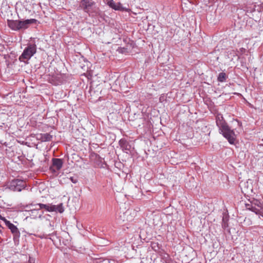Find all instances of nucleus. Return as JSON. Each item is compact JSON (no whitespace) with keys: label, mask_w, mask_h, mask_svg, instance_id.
<instances>
[{"label":"nucleus","mask_w":263,"mask_h":263,"mask_svg":"<svg viewBox=\"0 0 263 263\" xmlns=\"http://www.w3.org/2000/svg\"><path fill=\"white\" fill-rule=\"evenodd\" d=\"M216 123L219 128L220 134L228 140L230 144H233L235 141V133L229 126L224 120L222 115L218 114L216 117Z\"/></svg>","instance_id":"1"},{"label":"nucleus","mask_w":263,"mask_h":263,"mask_svg":"<svg viewBox=\"0 0 263 263\" xmlns=\"http://www.w3.org/2000/svg\"><path fill=\"white\" fill-rule=\"evenodd\" d=\"M78 9L83 10L89 16L96 14L98 8L93 0H80Z\"/></svg>","instance_id":"2"},{"label":"nucleus","mask_w":263,"mask_h":263,"mask_svg":"<svg viewBox=\"0 0 263 263\" xmlns=\"http://www.w3.org/2000/svg\"><path fill=\"white\" fill-rule=\"evenodd\" d=\"M36 45L35 44H29L24 49L23 53L19 57L21 62L28 61L36 53Z\"/></svg>","instance_id":"3"},{"label":"nucleus","mask_w":263,"mask_h":263,"mask_svg":"<svg viewBox=\"0 0 263 263\" xmlns=\"http://www.w3.org/2000/svg\"><path fill=\"white\" fill-rule=\"evenodd\" d=\"M26 187V183L22 180H13L10 183L9 189L15 192H21Z\"/></svg>","instance_id":"4"},{"label":"nucleus","mask_w":263,"mask_h":263,"mask_svg":"<svg viewBox=\"0 0 263 263\" xmlns=\"http://www.w3.org/2000/svg\"><path fill=\"white\" fill-rule=\"evenodd\" d=\"M119 144L122 150L127 154L131 153L132 149H134L133 142L125 138L120 139Z\"/></svg>","instance_id":"5"},{"label":"nucleus","mask_w":263,"mask_h":263,"mask_svg":"<svg viewBox=\"0 0 263 263\" xmlns=\"http://www.w3.org/2000/svg\"><path fill=\"white\" fill-rule=\"evenodd\" d=\"M103 1L109 7L115 10L125 11L126 12H129L130 10L129 9L123 7L120 3H115L114 0H103Z\"/></svg>","instance_id":"6"},{"label":"nucleus","mask_w":263,"mask_h":263,"mask_svg":"<svg viewBox=\"0 0 263 263\" xmlns=\"http://www.w3.org/2000/svg\"><path fill=\"white\" fill-rule=\"evenodd\" d=\"M7 227L10 229L11 233L13 235V240L15 243L19 241L20 237V232L16 226L14 225L11 222H7Z\"/></svg>","instance_id":"7"},{"label":"nucleus","mask_w":263,"mask_h":263,"mask_svg":"<svg viewBox=\"0 0 263 263\" xmlns=\"http://www.w3.org/2000/svg\"><path fill=\"white\" fill-rule=\"evenodd\" d=\"M52 164L50 167V170L53 173L59 171L63 166V162L62 159L59 158H53L52 159Z\"/></svg>","instance_id":"8"},{"label":"nucleus","mask_w":263,"mask_h":263,"mask_svg":"<svg viewBox=\"0 0 263 263\" xmlns=\"http://www.w3.org/2000/svg\"><path fill=\"white\" fill-rule=\"evenodd\" d=\"M37 20L34 18L27 19L26 20H18L19 30L27 29L30 24L35 23Z\"/></svg>","instance_id":"9"},{"label":"nucleus","mask_w":263,"mask_h":263,"mask_svg":"<svg viewBox=\"0 0 263 263\" xmlns=\"http://www.w3.org/2000/svg\"><path fill=\"white\" fill-rule=\"evenodd\" d=\"M43 214V212L40 211L39 206H34L29 211V215L33 218H41Z\"/></svg>","instance_id":"10"},{"label":"nucleus","mask_w":263,"mask_h":263,"mask_svg":"<svg viewBox=\"0 0 263 263\" xmlns=\"http://www.w3.org/2000/svg\"><path fill=\"white\" fill-rule=\"evenodd\" d=\"M7 24L10 28L14 31L19 30L18 20H7Z\"/></svg>","instance_id":"11"},{"label":"nucleus","mask_w":263,"mask_h":263,"mask_svg":"<svg viewBox=\"0 0 263 263\" xmlns=\"http://www.w3.org/2000/svg\"><path fill=\"white\" fill-rule=\"evenodd\" d=\"M33 206H39L40 210L44 209L48 212H53L54 210L53 205L50 204H45L43 203H37L34 205Z\"/></svg>","instance_id":"12"},{"label":"nucleus","mask_w":263,"mask_h":263,"mask_svg":"<svg viewBox=\"0 0 263 263\" xmlns=\"http://www.w3.org/2000/svg\"><path fill=\"white\" fill-rule=\"evenodd\" d=\"M246 208L247 210L254 212L256 214L259 213V210L256 208L255 206H253L252 204L246 203Z\"/></svg>","instance_id":"13"},{"label":"nucleus","mask_w":263,"mask_h":263,"mask_svg":"<svg viewBox=\"0 0 263 263\" xmlns=\"http://www.w3.org/2000/svg\"><path fill=\"white\" fill-rule=\"evenodd\" d=\"M228 78V76L224 72H220L217 77V81L219 82H224Z\"/></svg>","instance_id":"14"},{"label":"nucleus","mask_w":263,"mask_h":263,"mask_svg":"<svg viewBox=\"0 0 263 263\" xmlns=\"http://www.w3.org/2000/svg\"><path fill=\"white\" fill-rule=\"evenodd\" d=\"M54 207L53 212H58L60 213H62L64 211V209L63 206V203H60L58 205H53Z\"/></svg>","instance_id":"15"},{"label":"nucleus","mask_w":263,"mask_h":263,"mask_svg":"<svg viewBox=\"0 0 263 263\" xmlns=\"http://www.w3.org/2000/svg\"><path fill=\"white\" fill-rule=\"evenodd\" d=\"M52 137L48 133L42 134L41 138L43 141H49L51 140Z\"/></svg>","instance_id":"16"},{"label":"nucleus","mask_w":263,"mask_h":263,"mask_svg":"<svg viewBox=\"0 0 263 263\" xmlns=\"http://www.w3.org/2000/svg\"><path fill=\"white\" fill-rule=\"evenodd\" d=\"M69 179L73 183H77L78 182V178L77 177H70Z\"/></svg>","instance_id":"17"},{"label":"nucleus","mask_w":263,"mask_h":263,"mask_svg":"<svg viewBox=\"0 0 263 263\" xmlns=\"http://www.w3.org/2000/svg\"><path fill=\"white\" fill-rule=\"evenodd\" d=\"M222 227L223 229H226L227 227H228V223L227 222L224 221V218L222 219V223L221 224Z\"/></svg>","instance_id":"18"},{"label":"nucleus","mask_w":263,"mask_h":263,"mask_svg":"<svg viewBox=\"0 0 263 263\" xmlns=\"http://www.w3.org/2000/svg\"><path fill=\"white\" fill-rule=\"evenodd\" d=\"M1 219L4 221L6 226H7V222H11L10 221L7 220L5 217H3L1 216Z\"/></svg>","instance_id":"19"},{"label":"nucleus","mask_w":263,"mask_h":263,"mask_svg":"<svg viewBox=\"0 0 263 263\" xmlns=\"http://www.w3.org/2000/svg\"><path fill=\"white\" fill-rule=\"evenodd\" d=\"M126 49L124 48H120L118 49V51L121 53H124Z\"/></svg>","instance_id":"20"},{"label":"nucleus","mask_w":263,"mask_h":263,"mask_svg":"<svg viewBox=\"0 0 263 263\" xmlns=\"http://www.w3.org/2000/svg\"><path fill=\"white\" fill-rule=\"evenodd\" d=\"M49 227H50L51 228H52L53 227V225L52 224H51V222L49 223Z\"/></svg>","instance_id":"21"},{"label":"nucleus","mask_w":263,"mask_h":263,"mask_svg":"<svg viewBox=\"0 0 263 263\" xmlns=\"http://www.w3.org/2000/svg\"><path fill=\"white\" fill-rule=\"evenodd\" d=\"M54 232H55L54 231V232H52V233H51V234H49L48 235H53L54 234Z\"/></svg>","instance_id":"22"},{"label":"nucleus","mask_w":263,"mask_h":263,"mask_svg":"<svg viewBox=\"0 0 263 263\" xmlns=\"http://www.w3.org/2000/svg\"><path fill=\"white\" fill-rule=\"evenodd\" d=\"M187 1H188V2H189L190 3H192V2H191V0H187Z\"/></svg>","instance_id":"23"}]
</instances>
